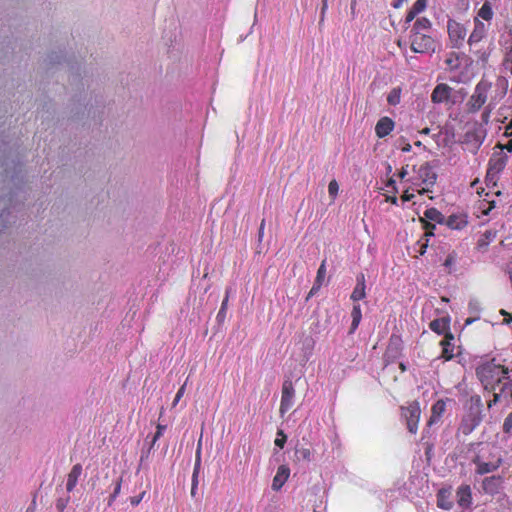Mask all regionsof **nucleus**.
<instances>
[{"mask_svg": "<svg viewBox=\"0 0 512 512\" xmlns=\"http://www.w3.org/2000/svg\"><path fill=\"white\" fill-rule=\"evenodd\" d=\"M492 87V83L486 79H481L475 86L472 95L466 103L469 113L478 112L488 99V93Z\"/></svg>", "mask_w": 512, "mask_h": 512, "instance_id": "obj_1", "label": "nucleus"}, {"mask_svg": "<svg viewBox=\"0 0 512 512\" xmlns=\"http://www.w3.org/2000/svg\"><path fill=\"white\" fill-rule=\"evenodd\" d=\"M410 48L415 53L431 54L436 50V41L431 33L411 32Z\"/></svg>", "mask_w": 512, "mask_h": 512, "instance_id": "obj_2", "label": "nucleus"}, {"mask_svg": "<svg viewBox=\"0 0 512 512\" xmlns=\"http://www.w3.org/2000/svg\"><path fill=\"white\" fill-rule=\"evenodd\" d=\"M491 455L493 456V460H485V456L483 455H477L472 460V462L476 465L475 472L478 475L492 473L496 471L503 463V458L499 450L494 446L491 447Z\"/></svg>", "mask_w": 512, "mask_h": 512, "instance_id": "obj_3", "label": "nucleus"}, {"mask_svg": "<svg viewBox=\"0 0 512 512\" xmlns=\"http://www.w3.org/2000/svg\"><path fill=\"white\" fill-rule=\"evenodd\" d=\"M447 32L451 47L460 49L464 45L467 36V28L463 24L449 19L447 22Z\"/></svg>", "mask_w": 512, "mask_h": 512, "instance_id": "obj_4", "label": "nucleus"}, {"mask_svg": "<svg viewBox=\"0 0 512 512\" xmlns=\"http://www.w3.org/2000/svg\"><path fill=\"white\" fill-rule=\"evenodd\" d=\"M402 417L406 421L407 429L410 433L416 434L421 415V409L418 402L413 401L406 407H401Z\"/></svg>", "mask_w": 512, "mask_h": 512, "instance_id": "obj_5", "label": "nucleus"}, {"mask_svg": "<svg viewBox=\"0 0 512 512\" xmlns=\"http://www.w3.org/2000/svg\"><path fill=\"white\" fill-rule=\"evenodd\" d=\"M473 24V30L467 39V44L470 50L475 48L484 38H486L490 26L489 24H485L479 18H474Z\"/></svg>", "mask_w": 512, "mask_h": 512, "instance_id": "obj_6", "label": "nucleus"}, {"mask_svg": "<svg viewBox=\"0 0 512 512\" xmlns=\"http://www.w3.org/2000/svg\"><path fill=\"white\" fill-rule=\"evenodd\" d=\"M295 389L291 380L287 379L282 385V395L279 412L284 415L294 404Z\"/></svg>", "mask_w": 512, "mask_h": 512, "instance_id": "obj_7", "label": "nucleus"}, {"mask_svg": "<svg viewBox=\"0 0 512 512\" xmlns=\"http://www.w3.org/2000/svg\"><path fill=\"white\" fill-rule=\"evenodd\" d=\"M418 177L423 184L427 187L419 190L420 194H424L426 192H430L429 186H433L437 179V174L433 171L430 163L426 162L420 166L418 170Z\"/></svg>", "mask_w": 512, "mask_h": 512, "instance_id": "obj_8", "label": "nucleus"}, {"mask_svg": "<svg viewBox=\"0 0 512 512\" xmlns=\"http://www.w3.org/2000/svg\"><path fill=\"white\" fill-rule=\"evenodd\" d=\"M508 156L502 151L494 153L489 160L488 170L499 175L500 172L506 167Z\"/></svg>", "mask_w": 512, "mask_h": 512, "instance_id": "obj_9", "label": "nucleus"}, {"mask_svg": "<svg viewBox=\"0 0 512 512\" xmlns=\"http://www.w3.org/2000/svg\"><path fill=\"white\" fill-rule=\"evenodd\" d=\"M10 202L9 197H0V233L11 223L9 211Z\"/></svg>", "mask_w": 512, "mask_h": 512, "instance_id": "obj_10", "label": "nucleus"}, {"mask_svg": "<svg viewBox=\"0 0 512 512\" xmlns=\"http://www.w3.org/2000/svg\"><path fill=\"white\" fill-rule=\"evenodd\" d=\"M451 90L447 84H438L431 94L432 102L437 104L446 102L450 98Z\"/></svg>", "mask_w": 512, "mask_h": 512, "instance_id": "obj_11", "label": "nucleus"}, {"mask_svg": "<svg viewBox=\"0 0 512 512\" xmlns=\"http://www.w3.org/2000/svg\"><path fill=\"white\" fill-rule=\"evenodd\" d=\"M290 475V469L286 465H281L278 467L276 475L272 481V489L274 491H278L282 488L285 482L288 480Z\"/></svg>", "mask_w": 512, "mask_h": 512, "instance_id": "obj_12", "label": "nucleus"}, {"mask_svg": "<svg viewBox=\"0 0 512 512\" xmlns=\"http://www.w3.org/2000/svg\"><path fill=\"white\" fill-rule=\"evenodd\" d=\"M481 422V418L477 414H469L463 418L460 425V431L464 435L470 434Z\"/></svg>", "mask_w": 512, "mask_h": 512, "instance_id": "obj_13", "label": "nucleus"}, {"mask_svg": "<svg viewBox=\"0 0 512 512\" xmlns=\"http://www.w3.org/2000/svg\"><path fill=\"white\" fill-rule=\"evenodd\" d=\"M82 465L75 464L67 475L66 490L72 492L76 487L80 476L82 475Z\"/></svg>", "mask_w": 512, "mask_h": 512, "instance_id": "obj_14", "label": "nucleus"}, {"mask_svg": "<svg viewBox=\"0 0 512 512\" xmlns=\"http://www.w3.org/2000/svg\"><path fill=\"white\" fill-rule=\"evenodd\" d=\"M393 128L394 122L389 117H382L375 126V133L379 138H384Z\"/></svg>", "mask_w": 512, "mask_h": 512, "instance_id": "obj_15", "label": "nucleus"}, {"mask_svg": "<svg viewBox=\"0 0 512 512\" xmlns=\"http://www.w3.org/2000/svg\"><path fill=\"white\" fill-rule=\"evenodd\" d=\"M492 51H493L492 45H489L486 48H479V49L473 48L472 50H470V52L473 53V55L476 58V63L483 68L486 67V65L488 64V61H489Z\"/></svg>", "mask_w": 512, "mask_h": 512, "instance_id": "obj_16", "label": "nucleus"}, {"mask_svg": "<svg viewBox=\"0 0 512 512\" xmlns=\"http://www.w3.org/2000/svg\"><path fill=\"white\" fill-rule=\"evenodd\" d=\"M501 483H502L501 476H490V477H486L483 479L482 487L486 493L494 494V493L498 492Z\"/></svg>", "mask_w": 512, "mask_h": 512, "instance_id": "obj_17", "label": "nucleus"}, {"mask_svg": "<svg viewBox=\"0 0 512 512\" xmlns=\"http://www.w3.org/2000/svg\"><path fill=\"white\" fill-rule=\"evenodd\" d=\"M365 288H366L365 276H364V274L361 273L357 276L356 286L350 296L351 300L356 302V301H359V300L365 298V296H366Z\"/></svg>", "mask_w": 512, "mask_h": 512, "instance_id": "obj_18", "label": "nucleus"}, {"mask_svg": "<svg viewBox=\"0 0 512 512\" xmlns=\"http://www.w3.org/2000/svg\"><path fill=\"white\" fill-rule=\"evenodd\" d=\"M458 504L461 507H468L471 504V489L468 485L459 487L457 491Z\"/></svg>", "mask_w": 512, "mask_h": 512, "instance_id": "obj_19", "label": "nucleus"}, {"mask_svg": "<svg viewBox=\"0 0 512 512\" xmlns=\"http://www.w3.org/2000/svg\"><path fill=\"white\" fill-rule=\"evenodd\" d=\"M495 237H496V231H493V230L485 231L478 239L477 248L482 252L486 251L487 247L495 239Z\"/></svg>", "mask_w": 512, "mask_h": 512, "instance_id": "obj_20", "label": "nucleus"}, {"mask_svg": "<svg viewBox=\"0 0 512 512\" xmlns=\"http://www.w3.org/2000/svg\"><path fill=\"white\" fill-rule=\"evenodd\" d=\"M444 223L451 229H462L467 225V220L461 215H450Z\"/></svg>", "mask_w": 512, "mask_h": 512, "instance_id": "obj_21", "label": "nucleus"}, {"mask_svg": "<svg viewBox=\"0 0 512 512\" xmlns=\"http://www.w3.org/2000/svg\"><path fill=\"white\" fill-rule=\"evenodd\" d=\"M432 24L429 19L426 17H420L417 18L415 23L413 24V27L411 29V32H424V33H431Z\"/></svg>", "mask_w": 512, "mask_h": 512, "instance_id": "obj_22", "label": "nucleus"}, {"mask_svg": "<svg viewBox=\"0 0 512 512\" xmlns=\"http://www.w3.org/2000/svg\"><path fill=\"white\" fill-rule=\"evenodd\" d=\"M429 327L435 333L443 334L449 328V319L448 318L435 319L429 324Z\"/></svg>", "mask_w": 512, "mask_h": 512, "instance_id": "obj_23", "label": "nucleus"}, {"mask_svg": "<svg viewBox=\"0 0 512 512\" xmlns=\"http://www.w3.org/2000/svg\"><path fill=\"white\" fill-rule=\"evenodd\" d=\"M446 404L443 400H438L431 409V417L429 420V424H432L440 419L442 414L445 411Z\"/></svg>", "mask_w": 512, "mask_h": 512, "instance_id": "obj_24", "label": "nucleus"}, {"mask_svg": "<svg viewBox=\"0 0 512 512\" xmlns=\"http://www.w3.org/2000/svg\"><path fill=\"white\" fill-rule=\"evenodd\" d=\"M493 15L494 12L491 3L489 1H485L479 9L476 18H479L481 21L484 20L489 22L493 18Z\"/></svg>", "mask_w": 512, "mask_h": 512, "instance_id": "obj_25", "label": "nucleus"}, {"mask_svg": "<svg viewBox=\"0 0 512 512\" xmlns=\"http://www.w3.org/2000/svg\"><path fill=\"white\" fill-rule=\"evenodd\" d=\"M483 136L478 134L477 132H467L465 134V142L467 144L471 143L473 145V151L476 152L478 148L481 146L483 142Z\"/></svg>", "mask_w": 512, "mask_h": 512, "instance_id": "obj_26", "label": "nucleus"}, {"mask_svg": "<svg viewBox=\"0 0 512 512\" xmlns=\"http://www.w3.org/2000/svg\"><path fill=\"white\" fill-rule=\"evenodd\" d=\"M449 340H453L452 334H446L445 339L441 341V345L443 346L442 356L446 360H450L453 357V347Z\"/></svg>", "mask_w": 512, "mask_h": 512, "instance_id": "obj_27", "label": "nucleus"}, {"mask_svg": "<svg viewBox=\"0 0 512 512\" xmlns=\"http://www.w3.org/2000/svg\"><path fill=\"white\" fill-rule=\"evenodd\" d=\"M424 216L426 219L435 221L439 224H443L445 221V216L436 208H429L424 212Z\"/></svg>", "mask_w": 512, "mask_h": 512, "instance_id": "obj_28", "label": "nucleus"}, {"mask_svg": "<svg viewBox=\"0 0 512 512\" xmlns=\"http://www.w3.org/2000/svg\"><path fill=\"white\" fill-rule=\"evenodd\" d=\"M351 316H352L351 332H354L357 329V327L359 326L361 318H362L361 307L359 304H355L353 306Z\"/></svg>", "mask_w": 512, "mask_h": 512, "instance_id": "obj_29", "label": "nucleus"}, {"mask_svg": "<svg viewBox=\"0 0 512 512\" xmlns=\"http://www.w3.org/2000/svg\"><path fill=\"white\" fill-rule=\"evenodd\" d=\"M230 292H231V289L230 288H227L226 289V295H225V298L224 300L222 301V304H221V308L217 314V320L219 322H222L224 319H225V316H226V310H227V306H228V300H229V296H230Z\"/></svg>", "mask_w": 512, "mask_h": 512, "instance_id": "obj_30", "label": "nucleus"}, {"mask_svg": "<svg viewBox=\"0 0 512 512\" xmlns=\"http://www.w3.org/2000/svg\"><path fill=\"white\" fill-rule=\"evenodd\" d=\"M400 98H401V90L399 88H394L388 94L387 102L390 105L395 106L400 103Z\"/></svg>", "mask_w": 512, "mask_h": 512, "instance_id": "obj_31", "label": "nucleus"}, {"mask_svg": "<svg viewBox=\"0 0 512 512\" xmlns=\"http://www.w3.org/2000/svg\"><path fill=\"white\" fill-rule=\"evenodd\" d=\"M295 455L298 460H303V461L311 460V450L308 448L301 447V448L296 449Z\"/></svg>", "mask_w": 512, "mask_h": 512, "instance_id": "obj_32", "label": "nucleus"}, {"mask_svg": "<svg viewBox=\"0 0 512 512\" xmlns=\"http://www.w3.org/2000/svg\"><path fill=\"white\" fill-rule=\"evenodd\" d=\"M503 67L512 74V46L505 53Z\"/></svg>", "mask_w": 512, "mask_h": 512, "instance_id": "obj_33", "label": "nucleus"}, {"mask_svg": "<svg viewBox=\"0 0 512 512\" xmlns=\"http://www.w3.org/2000/svg\"><path fill=\"white\" fill-rule=\"evenodd\" d=\"M325 276H326V261H322L318 271H317V276H316V279H315V282L322 285L323 284V281L325 279Z\"/></svg>", "mask_w": 512, "mask_h": 512, "instance_id": "obj_34", "label": "nucleus"}, {"mask_svg": "<svg viewBox=\"0 0 512 512\" xmlns=\"http://www.w3.org/2000/svg\"><path fill=\"white\" fill-rule=\"evenodd\" d=\"M426 6L427 0H416L411 9L418 15L425 10Z\"/></svg>", "mask_w": 512, "mask_h": 512, "instance_id": "obj_35", "label": "nucleus"}, {"mask_svg": "<svg viewBox=\"0 0 512 512\" xmlns=\"http://www.w3.org/2000/svg\"><path fill=\"white\" fill-rule=\"evenodd\" d=\"M339 191V185L336 180L330 181L328 185V192L331 198L334 200L338 194Z\"/></svg>", "mask_w": 512, "mask_h": 512, "instance_id": "obj_36", "label": "nucleus"}, {"mask_svg": "<svg viewBox=\"0 0 512 512\" xmlns=\"http://www.w3.org/2000/svg\"><path fill=\"white\" fill-rule=\"evenodd\" d=\"M484 215H488L492 209L495 208V201L486 202L483 201L479 207Z\"/></svg>", "mask_w": 512, "mask_h": 512, "instance_id": "obj_37", "label": "nucleus"}, {"mask_svg": "<svg viewBox=\"0 0 512 512\" xmlns=\"http://www.w3.org/2000/svg\"><path fill=\"white\" fill-rule=\"evenodd\" d=\"M456 261H457V254L455 252H451L445 259L444 266L446 268L450 269L455 265Z\"/></svg>", "mask_w": 512, "mask_h": 512, "instance_id": "obj_38", "label": "nucleus"}, {"mask_svg": "<svg viewBox=\"0 0 512 512\" xmlns=\"http://www.w3.org/2000/svg\"><path fill=\"white\" fill-rule=\"evenodd\" d=\"M287 440V436L284 434L282 430L277 432V438L275 439V445L279 448H283Z\"/></svg>", "mask_w": 512, "mask_h": 512, "instance_id": "obj_39", "label": "nucleus"}, {"mask_svg": "<svg viewBox=\"0 0 512 512\" xmlns=\"http://www.w3.org/2000/svg\"><path fill=\"white\" fill-rule=\"evenodd\" d=\"M166 429V426L165 425H161V424H158L157 425V431L156 433L154 434L152 440H151V447H154L155 443L157 442V440L163 435V432L164 430Z\"/></svg>", "mask_w": 512, "mask_h": 512, "instance_id": "obj_40", "label": "nucleus"}, {"mask_svg": "<svg viewBox=\"0 0 512 512\" xmlns=\"http://www.w3.org/2000/svg\"><path fill=\"white\" fill-rule=\"evenodd\" d=\"M458 55L456 54H451L449 58L446 59V64L451 68V69H457L459 64H458Z\"/></svg>", "mask_w": 512, "mask_h": 512, "instance_id": "obj_41", "label": "nucleus"}, {"mask_svg": "<svg viewBox=\"0 0 512 512\" xmlns=\"http://www.w3.org/2000/svg\"><path fill=\"white\" fill-rule=\"evenodd\" d=\"M200 466H201V443L199 442L198 448L196 451L195 465H194L193 471H195L196 473H199Z\"/></svg>", "mask_w": 512, "mask_h": 512, "instance_id": "obj_42", "label": "nucleus"}, {"mask_svg": "<svg viewBox=\"0 0 512 512\" xmlns=\"http://www.w3.org/2000/svg\"><path fill=\"white\" fill-rule=\"evenodd\" d=\"M497 179H498V174L487 170V174L485 177V181H486L487 185H490V184L496 185Z\"/></svg>", "mask_w": 512, "mask_h": 512, "instance_id": "obj_43", "label": "nucleus"}, {"mask_svg": "<svg viewBox=\"0 0 512 512\" xmlns=\"http://www.w3.org/2000/svg\"><path fill=\"white\" fill-rule=\"evenodd\" d=\"M69 500H70V497H69V496H67V497H65V498H59V499L57 500V502H56V508H57L59 511H61V512H62V511L67 507V505H68V503H69Z\"/></svg>", "mask_w": 512, "mask_h": 512, "instance_id": "obj_44", "label": "nucleus"}, {"mask_svg": "<svg viewBox=\"0 0 512 512\" xmlns=\"http://www.w3.org/2000/svg\"><path fill=\"white\" fill-rule=\"evenodd\" d=\"M503 430L506 433H509L512 431V413H510L504 420L503 423Z\"/></svg>", "mask_w": 512, "mask_h": 512, "instance_id": "obj_45", "label": "nucleus"}, {"mask_svg": "<svg viewBox=\"0 0 512 512\" xmlns=\"http://www.w3.org/2000/svg\"><path fill=\"white\" fill-rule=\"evenodd\" d=\"M120 490H121V480H118L115 484L114 491H113L112 495L110 496V499L108 502L109 505H111L112 502L115 500L117 495L120 493Z\"/></svg>", "mask_w": 512, "mask_h": 512, "instance_id": "obj_46", "label": "nucleus"}, {"mask_svg": "<svg viewBox=\"0 0 512 512\" xmlns=\"http://www.w3.org/2000/svg\"><path fill=\"white\" fill-rule=\"evenodd\" d=\"M185 388H186V383H184L178 390L175 398H174V401H173V404L172 406H176L177 403L180 401V399L183 397L184 393H185Z\"/></svg>", "mask_w": 512, "mask_h": 512, "instance_id": "obj_47", "label": "nucleus"}, {"mask_svg": "<svg viewBox=\"0 0 512 512\" xmlns=\"http://www.w3.org/2000/svg\"><path fill=\"white\" fill-rule=\"evenodd\" d=\"M154 447H151V443L149 444V447L147 448V450H143L142 451V454L140 456V463L143 464L149 457V454L151 452V450L153 449Z\"/></svg>", "mask_w": 512, "mask_h": 512, "instance_id": "obj_48", "label": "nucleus"}, {"mask_svg": "<svg viewBox=\"0 0 512 512\" xmlns=\"http://www.w3.org/2000/svg\"><path fill=\"white\" fill-rule=\"evenodd\" d=\"M493 110V107L491 106V104L487 105L484 109V112L482 114V119L487 122L489 117H490V113L492 112Z\"/></svg>", "mask_w": 512, "mask_h": 512, "instance_id": "obj_49", "label": "nucleus"}, {"mask_svg": "<svg viewBox=\"0 0 512 512\" xmlns=\"http://www.w3.org/2000/svg\"><path fill=\"white\" fill-rule=\"evenodd\" d=\"M144 494H145V492H142L139 496L132 497L130 499V503L133 506H137L142 501Z\"/></svg>", "mask_w": 512, "mask_h": 512, "instance_id": "obj_50", "label": "nucleus"}, {"mask_svg": "<svg viewBox=\"0 0 512 512\" xmlns=\"http://www.w3.org/2000/svg\"><path fill=\"white\" fill-rule=\"evenodd\" d=\"M322 285L314 282V285L312 286L308 296H307V299H309L310 297H312L314 294H316L318 292V290L320 289Z\"/></svg>", "mask_w": 512, "mask_h": 512, "instance_id": "obj_51", "label": "nucleus"}, {"mask_svg": "<svg viewBox=\"0 0 512 512\" xmlns=\"http://www.w3.org/2000/svg\"><path fill=\"white\" fill-rule=\"evenodd\" d=\"M504 136L512 137V119L510 120L508 125L505 127Z\"/></svg>", "mask_w": 512, "mask_h": 512, "instance_id": "obj_52", "label": "nucleus"}, {"mask_svg": "<svg viewBox=\"0 0 512 512\" xmlns=\"http://www.w3.org/2000/svg\"><path fill=\"white\" fill-rule=\"evenodd\" d=\"M498 146H499V148H500L501 150H504V149H505V150H507L508 152H512V138L508 141V143H507V144H505V145L499 144Z\"/></svg>", "mask_w": 512, "mask_h": 512, "instance_id": "obj_53", "label": "nucleus"}, {"mask_svg": "<svg viewBox=\"0 0 512 512\" xmlns=\"http://www.w3.org/2000/svg\"><path fill=\"white\" fill-rule=\"evenodd\" d=\"M416 16H417V14L414 13V11L412 9H410L407 13L405 22L410 23Z\"/></svg>", "mask_w": 512, "mask_h": 512, "instance_id": "obj_54", "label": "nucleus"}, {"mask_svg": "<svg viewBox=\"0 0 512 512\" xmlns=\"http://www.w3.org/2000/svg\"><path fill=\"white\" fill-rule=\"evenodd\" d=\"M500 400V394L498 393H494L493 394V399L489 401L488 403V407H492V405L496 404L497 402H499Z\"/></svg>", "mask_w": 512, "mask_h": 512, "instance_id": "obj_55", "label": "nucleus"}, {"mask_svg": "<svg viewBox=\"0 0 512 512\" xmlns=\"http://www.w3.org/2000/svg\"><path fill=\"white\" fill-rule=\"evenodd\" d=\"M198 474H199V473H196L195 471H193V475H192V486H194V488H197V487H198Z\"/></svg>", "mask_w": 512, "mask_h": 512, "instance_id": "obj_56", "label": "nucleus"}, {"mask_svg": "<svg viewBox=\"0 0 512 512\" xmlns=\"http://www.w3.org/2000/svg\"><path fill=\"white\" fill-rule=\"evenodd\" d=\"M414 195L413 194H409L407 191L402 195V200L404 202H408V201H411L413 199Z\"/></svg>", "mask_w": 512, "mask_h": 512, "instance_id": "obj_57", "label": "nucleus"}, {"mask_svg": "<svg viewBox=\"0 0 512 512\" xmlns=\"http://www.w3.org/2000/svg\"><path fill=\"white\" fill-rule=\"evenodd\" d=\"M438 505L443 508V509H450L451 508V503L450 502H445V501H439Z\"/></svg>", "mask_w": 512, "mask_h": 512, "instance_id": "obj_58", "label": "nucleus"}, {"mask_svg": "<svg viewBox=\"0 0 512 512\" xmlns=\"http://www.w3.org/2000/svg\"><path fill=\"white\" fill-rule=\"evenodd\" d=\"M326 11H327V9H324V4H322L321 13H320V23H322L324 21Z\"/></svg>", "mask_w": 512, "mask_h": 512, "instance_id": "obj_59", "label": "nucleus"}, {"mask_svg": "<svg viewBox=\"0 0 512 512\" xmlns=\"http://www.w3.org/2000/svg\"><path fill=\"white\" fill-rule=\"evenodd\" d=\"M264 225H265V222L264 220L261 222L260 224V227H259V238L261 239L262 236H263V232H264Z\"/></svg>", "mask_w": 512, "mask_h": 512, "instance_id": "obj_60", "label": "nucleus"}, {"mask_svg": "<svg viewBox=\"0 0 512 512\" xmlns=\"http://www.w3.org/2000/svg\"><path fill=\"white\" fill-rule=\"evenodd\" d=\"M403 152H410L411 151V145L409 143H405V145L402 147Z\"/></svg>", "mask_w": 512, "mask_h": 512, "instance_id": "obj_61", "label": "nucleus"}, {"mask_svg": "<svg viewBox=\"0 0 512 512\" xmlns=\"http://www.w3.org/2000/svg\"><path fill=\"white\" fill-rule=\"evenodd\" d=\"M408 174L407 169L403 167L399 173L400 178H404Z\"/></svg>", "mask_w": 512, "mask_h": 512, "instance_id": "obj_62", "label": "nucleus"}, {"mask_svg": "<svg viewBox=\"0 0 512 512\" xmlns=\"http://www.w3.org/2000/svg\"><path fill=\"white\" fill-rule=\"evenodd\" d=\"M499 371H501V373L503 374V377H505L507 374H508V369L507 368H504V367H499L497 368Z\"/></svg>", "mask_w": 512, "mask_h": 512, "instance_id": "obj_63", "label": "nucleus"}, {"mask_svg": "<svg viewBox=\"0 0 512 512\" xmlns=\"http://www.w3.org/2000/svg\"><path fill=\"white\" fill-rule=\"evenodd\" d=\"M388 201H390L392 204H397V198L396 197H388L387 198Z\"/></svg>", "mask_w": 512, "mask_h": 512, "instance_id": "obj_64", "label": "nucleus"}]
</instances>
